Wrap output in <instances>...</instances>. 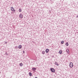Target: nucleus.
I'll return each instance as SVG.
<instances>
[{
	"mask_svg": "<svg viewBox=\"0 0 78 78\" xmlns=\"http://www.w3.org/2000/svg\"><path fill=\"white\" fill-rule=\"evenodd\" d=\"M62 51L61 50H60L59 52V54H62Z\"/></svg>",
	"mask_w": 78,
	"mask_h": 78,
	"instance_id": "6e6552de",
	"label": "nucleus"
},
{
	"mask_svg": "<svg viewBox=\"0 0 78 78\" xmlns=\"http://www.w3.org/2000/svg\"><path fill=\"white\" fill-rule=\"evenodd\" d=\"M50 70L53 73H55V69H54V68H50Z\"/></svg>",
	"mask_w": 78,
	"mask_h": 78,
	"instance_id": "f257e3e1",
	"label": "nucleus"
},
{
	"mask_svg": "<svg viewBox=\"0 0 78 78\" xmlns=\"http://www.w3.org/2000/svg\"><path fill=\"white\" fill-rule=\"evenodd\" d=\"M19 12H21L22 11V10L20 9H19Z\"/></svg>",
	"mask_w": 78,
	"mask_h": 78,
	"instance_id": "2eb2a0df",
	"label": "nucleus"
},
{
	"mask_svg": "<svg viewBox=\"0 0 78 78\" xmlns=\"http://www.w3.org/2000/svg\"><path fill=\"white\" fill-rule=\"evenodd\" d=\"M7 43V42H6V44Z\"/></svg>",
	"mask_w": 78,
	"mask_h": 78,
	"instance_id": "4be33fe9",
	"label": "nucleus"
},
{
	"mask_svg": "<svg viewBox=\"0 0 78 78\" xmlns=\"http://www.w3.org/2000/svg\"><path fill=\"white\" fill-rule=\"evenodd\" d=\"M20 66H23V64L22 63H21L20 64Z\"/></svg>",
	"mask_w": 78,
	"mask_h": 78,
	"instance_id": "9b49d317",
	"label": "nucleus"
},
{
	"mask_svg": "<svg viewBox=\"0 0 78 78\" xmlns=\"http://www.w3.org/2000/svg\"><path fill=\"white\" fill-rule=\"evenodd\" d=\"M73 63L72 62H70L69 64V67H71V68L73 67Z\"/></svg>",
	"mask_w": 78,
	"mask_h": 78,
	"instance_id": "f03ea898",
	"label": "nucleus"
},
{
	"mask_svg": "<svg viewBox=\"0 0 78 78\" xmlns=\"http://www.w3.org/2000/svg\"><path fill=\"white\" fill-rule=\"evenodd\" d=\"M35 78H37V77H35Z\"/></svg>",
	"mask_w": 78,
	"mask_h": 78,
	"instance_id": "aec40b11",
	"label": "nucleus"
},
{
	"mask_svg": "<svg viewBox=\"0 0 78 78\" xmlns=\"http://www.w3.org/2000/svg\"><path fill=\"white\" fill-rule=\"evenodd\" d=\"M29 75H30V76H33L32 73H29Z\"/></svg>",
	"mask_w": 78,
	"mask_h": 78,
	"instance_id": "9d476101",
	"label": "nucleus"
},
{
	"mask_svg": "<svg viewBox=\"0 0 78 78\" xmlns=\"http://www.w3.org/2000/svg\"><path fill=\"white\" fill-rule=\"evenodd\" d=\"M66 46H69V44L68 43V42H66Z\"/></svg>",
	"mask_w": 78,
	"mask_h": 78,
	"instance_id": "f8f14e48",
	"label": "nucleus"
},
{
	"mask_svg": "<svg viewBox=\"0 0 78 78\" xmlns=\"http://www.w3.org/2000/svg\"><path fill=\"white\" fill-rule=\"evenodd\" d=\"M46 52L47 53H48V51H49V50L48 49H46Z\"/></svg>",
	"mask_w": 78,
	"mask_h": 78,
	"instance_id": "39448f33",
	"label": "nucleus"
},
{
	"mask_svg": "<svg viewBox=\"0 0 78 78\" xmlns=\"http://www.w3.org/2000/svg\"><path fill=\"white\" fill-rule=\"evenodd\" d=\"M11 9L12 11H14V8H13V7H11Z\"/></svg>",
	"mask_w": 78,
	"mask_h": 78,
	"instance_id": "1a4fd4ad",
	"label": "nucleus"
},
{
	"mask_svg": "<svg viewBox=\"0 0 78 78\" xmlns=\"http://www.w3.org/2000/svg\"><path fill=\"white\" fill-rule=\"evenodd\" d=\"M13 11H16V10H14V9Z\"/></svg>",
	"mask_w": 78,
	"mask_h": 78,
	"instance_id": "6ab92c4d",
	"label": "nucleus"
},
{
	"mask_svg": "<svg viewBox=\"0 0 78 78\" xmlns=\"http://www.w3.org/2000/svg\"><path fill=\"white\" fill-rule=\"evenodd\" d=\"M55 64L56 66H59V64H58V62H55Z\"/></svg>",
	"mask_w": 78,
	"mask_h": 78,
	"instance_id": "423d86ee",
	"label": "nucleus"
},
{
	"mask_svg": "<svg viewBox=\"0 0 78 78\" xmlns=\"http://www.w3.org/2000/svg\"><path fill=\"white\" fill-rule=\"evenodd\" d=\"M18 48L20 49H21L22 48V45H20L18 47Z\"/></svg>",
	"mask_w": 78,
	"mask_h": 78,
	"instance_id": "0eeeda50",
	"label": "nucleus"
},
{
	"mask_svg": "<svg viewBox=\"0 0 78 78\" xmlns=\"http://www.w3.org/2000/svg\"><path fill=\"white\" fill-rule=\"evenodd\" d=\"M25 51H23V53H25Z\"/></svg>",
	"mask_w": 78,
	"mask_h": 78,
	"instance_id": "a211bd4d",
	"label": "nucleus"
},
{
	"mask_svg": "<svg viewBox=\"0 0 78 78\" xmlns=\"http://www.w3.org/2000/svg\"><path fill=\"white\" fill-rule=\"evenodd\" d=\"M15 48H18V47H17V46H16L15 47Z\"/></svg>",
	"mask_w": 78,
	"mask_h": 78,
	"instance_id": "dca6fc26",
	"label": "nucleus"
},
{
	"mask_svg": "<svg viewBox=\"0 0 78 78\" xmlns=\"http://www.w3.org/2000/svg\"><path fill=\"white\" fill-rule=\"evenodd\" d=\"M64 44V41H62L61 42V44Z\"/></svg>",
	"mask_w": 78,
	"mask_h": 78,
	"instance_id": "4468645a",
	"label": "nucleus"
},
{
	"mask_svg": "<svg viewBox=\"0 0 78 78\" xmlns=\"http://www.w3.org/2000/svg\"><path fill=\"white\" fill-rule=\"evenodd\" d=\"M67 53H69V50H68V51H67Z\"/></svg>",
	"mask_w": 78,
	"mask_h": 78,
	"instance_id": "f3484780",
	"label": "nucleus"
},
{
	"mask_svg": "<svg viewBox=\"0 0 78 78\" xmlns=\"http://www.w3.org/2000/svg\"><path fill=\"white\" fill-rule=\"evenodd\" d=\"M6 54L7 55V53L6 52Z\"/></svg>",
	"mask_w": 78,
	"mask_h": 78,
	"instance_id": "412c9836",
	"label": "nucleus"
},
{
	"mask_svg": "<svg viewBox=\"0 0 78 78\" xmlns=\"http://www.w3.org/2000/svg\"><path fill=\"white\" fill-rule=\"evenodd\" d=\"M32 70H33V71H34H34H35V70H36V68L33 67L32 68Z\"/></svg>",
	"mask_w": 78,
	"mask_h": 78,
	"instance_id": "20e7f679",
	"label": "nucleus"
},
{
	"mask_svg": "<svg viewBox=\"0 0 78 78\" xmlns=\"http://www.w3.org/2000/svg\"><path fill=\"white\" fill-rule=\"evenodd\" d=\"M45 51H43L42 52V53L43 55H44V54H45Z\"/></svg>",
	"mask_w": 78,
	"mask_h": 78,
	"instance_id": "ddd939ff",
	"label": "nucleus"
},
{
	"mask_svg": "<svg viewBox=\"0 0 78 78\" xmlns=\"http://www.w3.org/2000/svg\"><path fill=\"white\" fill-rule=\"evenodd\" d=\"M20 19H22V18H23V15L22 14H20Z\"/></svg>",
	"mask_w": 78,
	"mask_h": 78,
	"instance_id": "7ed1b4c3",
	"label": "nucleus"
}]
</instances>
